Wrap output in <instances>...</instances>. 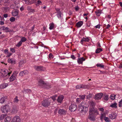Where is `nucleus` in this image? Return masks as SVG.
Listing matches in <instances>:
<instances>
[{
	"label": "nucleus",
	"instance_id": "obj_5",
	"mask_svg": "<svg viewBox=\"0 0 122 122\" xmlns=\"http://www.w3.org/2000/svg\"><path fill=\"white\" fill-rule=\"evenodd\" d=\"M1 111L4 113H6L10 110V107L8 105H5L2 106L1 109Z\"/></svg>",
	"mask_w": 122,
	"mask_h": 122
},
{
	"label": "nucleus",
	"instance_id": "obj_42",
	"mask_svg": "<svg viewBox=\"0 0 122 122\" xmlns=\"http://www.w3.org/2000/svg\"><path fill=\"white\" fill-rule=\"evenodd\" d=\"M19 100L18 99V97H15L14 99V102L15 103H17L19 102Z\"/></svg>",
	"mask_w": 122,
	"mask_h": 122
},
{
	"label": "nucleus",
	"instance_id": "obj_33",
	"mask_svg": "<svg viewBox=\"0 0 122 122\" xmlns=\"http://www.w3.org/2000/svg\"><path fill=\"white\" fill-rule=\"evenodd\" d=\"M57 16L59 19H61L62 18L61 13V12H59V13H57Z\"/></svg>",
	"mask_w": 122,
	"mask_h": 122
},
{
	"label": "nucleus",
	"instance_id": "obj_43",
	"mask_svg": "<svg viewBox=\"0 0 122 122\" xmlns=\"http://www.w3.org/2000/svg\"><path fill=\"white\" fill-rule=\"evenodd\" d=\"M4 2L5 5H8L9 4V1L8 0H4Z\"/></svg>",
	"mask_w": 122,
	"mask_h": 122
},
{
	"label": "nucleus",
	"instance_id": "obj_44",
	"mask_svg": "<svg viewBox=\"0 0 122 122\" xmlns=\"http://www.w3.org/2000/svg\"><path fill=\"white\" fill-rule=\"evenodd\" d=\"M118 106L119 107H122V99L119 102Z\"/></svg>",
	"mask_w": 122,
	"mask_h": 122
},
{
	"label": "nucleus",
	"instance_id": "obj_50",
	"mask_svg": "<svg viewBox=\"0 0 122 122\" xmlns=\"http://www.w3.org/2000/svg\"><path fill=\"white\" fill-rule=\"evenodd\" d=\"M19 76H22L24 75L23 71L20 72L19 74Z\"/></svg>",
	"mask_w": 122,
	"mask_h": 122
},
{
	"label": "nucleus",
	"instance_id": "obj_30",
	"mask_svg": "<svg viewBox=\"0 0 122 122\" xmlns=\"http://www.w3.org/2000/svg\"><path fill=\"white\" fill-rule=\"evenodd\" d=\"M97 15L98 16H99L101 13V10H97L95 12Z\"/></svg>",
	"mask_w": 122,
	"mask_h": 122
},
{
	"label": "nucleus",
	"instance_id": "obj_27",
	"mask_svg": "<svg viewBox=\"0 0 122 122\" xmlns=\"http://www.w3.org/2000/svg\"><path fill=\"white\" fill-rule=\"evenodd\" d=\"M11 119L10 117H7L4 120L5 122H10Z\"/></svg>",
	"mask_w": 122,
	"mask_h": 122
},
{
	"label": "nucleus",
	"instance_id": "obj_34",
	"mask_svg": "<svg viewBox=\"0 0 122 122\" xmlns=\"http://www.w3.org/2000/svg\"><path fill=\"white\" fill-rule=\"evenodd\" d=\"M116 95L114 94H112L111 95L110 97V98L112 100H114L115 98Z\"/></svg>",
	"mask_w": 122,
	"mask_h": 122
},
{
	"label": "nucleus",
	"instance_id": "obj_10",
	"mask_svg": "<svg viewBox=\"0 0 122 122\" xmlns=\"http://www.w3.org/2000/svg\"><path fill=\"white\" fill-rule=\"evenodd\" d=\"M95 115V114L89 113L88 118L91 121H94L95 120V118L94 116Z\"/></svg>",
	"mask_w": 122,
	"mask_h": 122
},
{
	"label": "nucleus",
	"instance_id": "obj_60",
	"mask_svg": "<svg viewBox=\"0 0 122 122\" xmlns=\"http://www.w3.org/2000/svg\"><path fill=\"white\" fill-rule=\"evenodd\" d=\"M56 10L57 11V13H59V12H61L60 11V9L59 8L56 9Z\"/></svg>",
	"mask_w": 122,
	"mask_h": 122
},
{
	"label": "nucleus",
	"instance_id": "obj_8",
	"mask_svg": "<svg viewBox=\"0 0 122 122\" xmlns=\"http://www.w3.org/2000/svg\"><path fill=\"white\" fill-rule=\"evenodd\" d=\"M20 121L21 119L20 117L17 116L13 118L11 122H20Z\"/></svg>",
	"mask_w": 122,
	"mask_h": 122
},
{
	"label": "nucleus",
	"instance_id": "obj_38",
	"mask_svg": "<svg viewBox=\"0 0 122 122\" xmlns=\"http://www.w3.org/2000/svg\"><path fill=\"white\" fill-rule=\"evenodd\" d=\"M22 42L20 41L16 45V46L17 47H19L22 44Z\"/></svg>",
	"mask_w": 122,
	"mask_h": 122
},
{
	"label": "nucleus",
	"instance_id": "obj_53",
	"mask_svg": "<svg viewBox=\"0 0 122 122\" xmlns=\"http://www.w3.org/2000/svg\"><path fill=\"white\" fill-rule=\"evenodd\" d=\"M24 75L27 74L28 73V71L27 70H25L23 71Z\"/></svg>",
	"mask_w": 122,
	"mask_h": 122
},
{
	"label": "nucleus",
	"instance_id": "obj_28",
	"mask_svg": "<svg viewBox=\"0 0 122 122\" xmlns=\"http://www.w3.org/2000/svg\"><path fill=\"white\" fill-rule=\"evenodd\" d=\"M27 10L30 12H35L34 10L33 9H31V7L30 6H28L27 7Z\"/></svg>",
	"mask_w": 122,
	"mask_h": 122
},
{
	"label": "nucleus",
	"instance_id": "obj_15",
	"mask_svg": "<svg viewBox=\"0 0 122 122\" xmlns=\"http://www.w3.org/2000/svg\"><path fill=\"white\" fill-rule=\"evenodd\" d=\"M85 60V59L83 57L81 58H78L77 60V62L78 64H82L83 62Z\"/></svg>",
	"mask_w": 122,
	"mask_h": 122
},
{
	"label": "nucleus",
	"instance_id": "obj_41",
	"mask_svg": "<svg viewBox=\"0 0 122 122\" xmlns=\"http://www.w3.org/2000/svg\"><path fill=\"white\" fill-rule=\"evenodd\" d=\"M85 96H86L85 95H80L79 96V98L80 100L84 99L85 98Z\"/></svg>",
	"mask_w": 122,
	"mask_h": 122
},
{
	"label": "nucleus",
	"instance_id": "obj_52",
	"mask_svg": "<svg viewBox=\"0 0 122 122\" xmlns=\"http://www.w3.org/2000/svg\"><path fill=\"white\" fill-rule=\"evenodd\" d=\"M5 116L4 115H1L0 117V120L3 119L4 118Z\"/></svg>",
	"mask_w": 122,
	"mask_h": 122
},
{
	"label": "nucleus",
	"instance_id": "obj_13",
	"mask_svg": "<svg viewBox=\"0 0 122 122\" xmlns=\"http://www.w3.org/2000/svg\"><path fill=\"white\" fill-rule=\"evenodd\" d=\"M117 114L115 112H113L111 114H109V117L112 119H115L116 117Z\"/></svg>",
	"mask_w": 122,
	"mask_h": 122
},
{
	"label": "nucleus",
	"instance_id": "obj_32",
	"mask_svg": "<svg viewBox=\"0 0 122 122\" xmlns=\"http://www.w3.org/2000/svg\"><path fill=\"white\" fill-rule=\"evenodd\" d=\"M103 99L106 101H107L109 97L107 95H104L103 97Z\"/></svg>",
	"mask_w": 122,
	"mask_h": 122
},
{
	"label": "nucleus",
	"instance_id": "obj_20",
	"mask_svg": "<svg viewBox=\"0 0 122 122\" xmlns=\"http://www.w3.org/2000/svg\"><path fill=\"white\" fill-rule=\"evenodd\" d=\"M85 86L83 84H79L76 85V89L84 88L85 87Z\"/></svg>",
	"mask_w": 122,
	"mask_h": 122
},
{
	"label": "nucleus",
	"instance_id": "obj_21",
	"mask_svg": "<svg viewBox=\"0 0 122 122\" xmlns=\"http://www.w3.org/2000/svg\"><path fill=\"white\" fill-rule=\"evenodd\" d=\"M16 75L13 74L9 78L10 81V82L13 81L15 79Z\"/></svg>",
	"mask_w": 122,
	"mask_h": 122
},
{
	"label": "nucleus",
	"instance_id": "obj_59",
	"mask_svg": "<svg viewBox=\"0 0 122 122\" xmlns=\"http://www.w3.org/2000/svg\"><path fill=\"white\" fill-rule=\"evenodd\" d=\"M91 94H89L88 96H87V98L88 99H89L91 97Z\"/></svg>",
	"mask_w": 122,
	"mask_h": 122
},
{
	"label": "nucleus",
	"instance_id": "obj_31",
	"mask_svg": "<svg viewBox=\"0 0 122 122\" xmlns=\"http://www.w3.org/2000/svg\"><path fill=\"white\" fill-rule=\"evenodd\" d=\"M96 66L98 67H100L101 68H103L104 66L102 63H97L96 65Z\"/></svg>",
	"mask_w": 122,
	"mask_h": 122
},
{
	"label": "nucleus",
	"instance_id": "obj_36",
	"mask_svg": "<svg viewBox=\"0 0 122 122\" xmlns=\"http://www.w3.org/2000/svg\"><path fill=\"white\" fill-rule=\"evenodd\" d=\"M42 4L41 2L39 0L37 1V2L36 3V6H38Z\"/></svg>",
	"mask_w": 122,
	"mask_h": 122
},
{
	"label": "nucleus",
	"instance_id": "obj_47",
	"mask_svg": "<svg viewBox=\"0 0 122 122\" xmlns=\"http://www.w3.org/2000/svg\"><path fill=\"white\" fill-rule=\"evenodd\" d=\"M4 101L5 99L4 98H2L0 99V103H2L4 102Z\"/></svg>",
	"mask_w": 122,
	"mask_h": 122
},
{
	"label": "nucleus",
	"instance_id": "obj_9",
	"mask_svg": "<svg viewBox=\"0 0 122 122\" xmlns=\"http://www.w3.org/2000/svg\"><path fill=\"white\" fill-rule=\"evenodd\" d=\"M77 107L75 104H71L69 107V108L72 112L74 111L76 109Z\"/></svg>",
	"mask_w": 122,
	"mask_h": 122
},
{
	"label": "nucleus",
	"instance_id": "obj_12",
	"mask_svg": "<svg viewBox=\"0 0 122 122\" xmlns=\"http://www.w3.org/2000/svg\"><path fill=\"white\" fill-rule=\"evenodd\" d=\"M103 94L102 93H99L95 95V100H99L100 99L102 96Z\"/></svg>",
	"mask_w": 122,
	"mask_h": 122
},
{
	"label": "nucleus",
	"instance_id": "obj_37",
	"mask_svg": "<svg viewBox=\"0 0 122 122\" xmlns=\"http://www.w3.org/2000/svg\"><path fill=\"white\" fill-rule=\"evenodd\" d=\"M26 41V38L24 37H22L20 41L22 42H24Z\"/></svg>",
	"mask_w": 122,
	"mask_h": 122
},
{
	"label": "nucleus",
	"instance_id": "obj_11",
	"mask_svg": "<svg viewBox=\"0 0 122 122\" xmlns=\"http://www.w3.org/2000/svg\"><path fill=\"white\" fill-rule=\"evenodd\" d=\"M19 110L17 106H14L13 107L11 110V112L12 113H15L17 112Z\"/></svg>",
	"mask_w": 122,
	"mask_h": 122
},
{
	"label": "nucleus",
	"instance_id": "obj_22",
	"mask_svg": "<svg viewBox=\"0 0 122 122\" xmlns=\"http://www.w3.org/2000/svg\"><path fill=\"white\" fill-rule=\"evenodd\" d=\"M117 104L116 102L114 103H112L110 105V107L112 108H117Z\"/></svg>",
	"mask_w": 122,
	"mask_h": 122
},
{
	"label": "nucleus",
	"instance_id": "obj_25",
	"mask_svg": "<svg viewBox=\"0 0 122 122\" xmlns=\"http://www.w3.org/2000/svg\"><path fill=\"white\" fill-rule=\"evenodd\" d=\"M83 24V22L82 21H79L76 24V26L78 27H80Z\"/></svg>",
	"mask_w": 122,
	"mask_h": 122
},
{
	"label": "nucleus",
	"instance_id": "obj_57",
	"mask_svg": "<svg viewBox=\"0 0 122 122\" xmlns=\"http://www.w3.org/2000/svg\"><path fill=\"white\" fill-rule=\"evenodd\" d=\"M95 27L96 28L99 29L100 28V25H98L95 26Z\"/></svg>",
	"mask_w": 122,
	"mask_h": 122
},
{
	"label": "nucleus",
	"instance_id": "obj_39",
	"mask_svg": "<svg viewBox=\"0 0 122 122\" xmlns=\"http://www.w3.org/2000/svg\"><path fill=\"white\" fill-rule=\"evenodd\" d=\"M104 119L105 121L106 122H109L110 121V120L109 118L107 117H104Z\"/></svg>",
	"mask_w": 122,
	"mask_h": 122
},
{
	"label": "nucleus",
	"instance_id": "obj_51",
	"mask_svg": "<svg viewBox=\"0 0 122 122\" xmlns=\"http://www.w3.org/2000/svg\"><path fill=\"white\" fill-rule=\"evenodd\" d=\"M9 52L7 49H6L4 51V52L6 55H7Z\"/></svg>",
	"mask_w": 122,
	"mask_h": 122
},
{
	"label": "nucleus",
	"instance_id": "obj_45",
	"mask_svg": "<svg viewBox=\"0 0 122 122\" xmlns=\"http://www.w3.org/2000/svg\"><path fill=\"white\" fill-rule=\"evenodd\" d=\"M12 54V53L9 52L6 55L7 56H6V57H9Z\"/></svg>",
	"mask_w": 122,
	"mask_h": 122
},
{
	"label": "nucleus",
	"instance_id": "obj_35",
	"mask_svg": "<svg viewBox=\"0 0 122 122\" xmlns=\"http://www.w3.org/2000/svg\"><path fill=\"white\" fill-rule=\"evenodd\" d=\"M102 51V49L100 48H98L96 49V53H98Z\"/></svg>",
	"mask_w": 122,
	"mask_h": 122
},
{
	"label": "nucleus",
	"instance_id": "obj_61",
	"mask_svg": "<svg viewBox=\"0 0 122 122\" xmlns=\"http://www.w3.org/2000/svg\"><path fill=\"white\" fill-rule=\"evenodd\" d=\"M75 9L77 11L79 9V8L78 6H76L75 7Z\"/></svg>",
	"mask_w": 122,
	"mask_h": 122
},
{
	"label": "nucleus",
	"instance_id": "obj_64",
	"mask_svg": "<svg viewBox=\"0 0 122 122\" xmlns=\"http://www.w3.org/2000/svg\"><path fill=\"white\" fill-rule=\"evenodd\" d=\"M24 8L22 6L20 8V10L21 11H22L24 10Z\"/></svg>",
	"mask_w": 122,
	"mask_h": 122
},
{
	"label": "nucleus",
	"instance_id": "obj_3",
	"mask_svg": "<svg viewBox=\"0 0 122 122\" xmlns=\"http://www.w3.org/2000/svg\"><path fill=\"white\" fill-rule=\"evenodd\" d=\"M79 108L81 113H85L86 112L88 109V107H85L84 106L82 105L81 104L79 106Z\"/></svg>",
	"mask_w": 122,
	"mask_h": 122
},
{
	"label": "nucleus",
	"instance_id": "obj_14",
	"mask_svg": "<svg viewBox=\"0 0 122 122\" xmlns=\"http://www.w3.org/2000/svg\"><path fill=\"white\" fill-rule=\"evenodd\" d=\"M89 104L88 106L89 108L94 107L95 106L96 103L92 101H90L88 102Z\"/></svg>",
	"mask_w": 122,
	"mask_h": 122
},
{
	"label": "nucleus",
	"instance_id": "obj_54",
	"mask_svg": "<svg viewBox=\"0 0 122 122\" xmlns=\"http://www.w3.org/2000/svg\"><path fill=\"white\" fill-rule=\"evenodd\" d=\"M71 58L74 60H75L76 57L74 55H72L71 56Z\"/></svg>",
	"mask_w": 122,
	"mask_h": 122
},
{
	"label": "nucleus",
	"instance_id": "obj_46",
	"mask_svg": "<svg viewBox=\"0 0 122 122\" xmlns=\"http://www.w3.org/2000/svg\"><path fill=\"white\" fill-rule=\"evenodd\" d=\"M49 58L50 59H52L54 57L52 55V54L51 53H50V54H49Z\"/></svg>",
	"mask_w": 122,
	"mask_h": 122
},
{
	"label": "nucleus",
	"instance_id": "obj_40",
	"mask_svg": "<svg viewBox=\"0 0 122 122\" xmlns=\"http://www.w3.org/2000/svg\"><path fill=\"white\" fill-rule=\"evenodd\" d=\"M23 1L25 2V3L27 5H30L31 4L29 2V0H22Z\"/></svg>",
	"mask_w": 122,
	"mask_h": 122
},
{
	"label": "nucleus",
	"instance_id": "obj_48",
	"mask_svg": "<svg viewBox=\"0 0 122 122\" xmlns=\"http://www.w3.org/2000/svg\"><path fill=\"white\" fill-rule=\"evenodd\" d=\"M10 20L11 22H14L15 21V19L14 17H11Z\"/></svg>",
	"mask_w": 122,
	"mask_h": 122
},
{
	"label": "nucleus",
	"instance_id": "obj_7",
	"mask_svg": "<svg viewBox=\"0 0 122 122\" xmlns=\"http://www.w3.org/2000/svg\"><path fill=\"white\" fill-rule=\"evenodd\" d=\"M34 68L36 70L38 71H44L45 70V68L42 66H35Z\"/></svg>",
	"mask_w": 122,
	"mask_h": 122
},
{
	"label": "nucleus",
	"instance_id": "obj_19",
	"mask_svg": "<svg viewBox=\"0 0 122 122\" xmlns=\"http://www.w3.org/2000/svg\"><path fill=\"white\" fill-rule=\"evenodd\" d=\"M0 29L1 30H3L5 32H8L10 31L9 29V28L7 27H5L3 26L1 27Z\"/></svg>",
	"mask_w": 122,
	"mask_h": 122
},
{
	"label": "nucleus",
	"instance_id": "obj_26",
	"mask_svg": "<svg viewBox=\"0 0 122 122\" xmlns=\"http://www.w3.org/2000/svg\"><path fill=\"white\" fill-rule=\"evenodd\" d=\"M7 86V84H3L0 85V87L1 88L3 89L6 88Z\"/></svg>",
	"mask_w": 122,
	"mask_h": 122
},
{
	"label": "nucleus",
	"instance_id": "obj_58",
	"mask_svg": "<svg viewBox=\"0 0 122 122\" xmlns=\"http://www.w3.org/2000/svg\"><path fill=\"white\" fill-rule=\"evenodd\" d=\"M99 110L103 112L104 111V109L103 108H99Z\"/></svg>",
	"mask_w": 122,
	"mask_h": 122
},
{
	"label": "nucleus",
	"instance_id": "obj_4",
	"mask_svg": "<svg viewBox=\"0 0 122 122\" xmlns=\"http://www.w3.org/2000/svg\"><path fill=\"white\" fill-rule=\"evenodd\" d=\"M89 113L95 114L97 115L99 114L98 112L96 109L94 107L89 108Z\"/></svg>",
	"mask_w": 122,
	"mask_h": 122
},
{
	"label": "nucleus",
	"instance_id": "obj_63",
	"mask_svg": "<svg viewBox=\"0 0 122 122\" xmlns=\"http://www.w3.org/2000/svg\"><path fill=\"white\" fill-rule=\"evenodd\" d=\"M4 24V22L2 21L1 20H0V24L1 25H3Z\"/></svg>",
	"mask_w": 122,
	"mask_h": 122
},
{
	"label": "nucleus",
	"instance_id": "obj_17",
	"mask_svg": "<svg viewBox=\"0 0 122 122\" xmlns=\"http://www.w3.org/2000/svg\"><path fill=\"white\" fill-rule=\"evenodd\" d=\"M64 97L63 96L61 95L59 96L58 97L57 101L59 103H61L64 99Z\"/></svg>",
	"mask_w": 122,
	"mask_h": 122
},
{
	"label": "nucleus",
	"instance_id": "obj_1",
	"mask_svg": "<svg viewBox=\"0 0 122 122\" xmlns=\"http://www.w3.org/2000/svg\"><path fill=\"white\" fill-rule=\"evenodd\" d=\"M38 85L41 87H46L47 89L50 87L51 86L48 82H44L41 79L38 81Z\"/></svg>",
	"mask_w": 122,
	"mask_h": 122
},
{
	"label": "nucleus",
	"instance_id": "obj_16",
	"mask_svg": "<svg viewBox=\"0 0 122 122\" xmlns=\"http://www.w3.org/2000/svg\"><path fill=\"white\" fill-rule=\"evenodd\" d=\"M89 40L90 39L88 37H83L81 39L80 43L81 44H83L84 41L87 42L89 41Z\"/></svg>",
	"mask_w": 122,
	"mask_h": 122
},
{
	"label": "nucleus",
	"instance_id": "obj_2",
	"mask_svg": "<svg viewBox=\"0 0 122 122\" xmlns=\"http://www.w3.org/2000/svg\"><path fill=\"white\" fill-rule=\"evenodd\" d=\"M51 100L50 99H46L44 100L42 102V105L44 107H47L50 104Z\"/></svg>",
	"mask_w": 122,
	"mask_h": 122
},
{
	"label": "nucleus",
	"instance_id": "obj_29",
	"mask_svg": "<svg viewBox=\"0 0 122 122\" xmlns=\"http://www.w3.org/2000/svg\"><path fill=\"white\" fill-rule=\"evenodd\" d=\"M49 29L50 30L52 29L54 27V24L53 23H51L49 24Z\"/></svg>",
	"mask_w": 122,
	"mask_h": 122
},
{
	"label": "nucleus",
	"instance_id": "obj_49",
	"mask_svg": "<svg viewBox=\"0 0 122 122\" xmlns=\"http://www.w3.org/2000/svg\"><path fill=\"white\" fill-rule=\"evenodd\" d=\"M10 51L12 53H15V50L14 48H10Z\"/></svg>",
	"mask_w": 122,
	"mask_h": 122
},
{
	"label": "nucleus",
	"instance_id": "obj_62",
	"mask_svg": "<svg viewBox=\"0 0 122 122\" xmlns=\"http://www.w3.org/2000/svg\"><path fill=\"white\" fill-rule=\"evenodd\" d=\"M73 20L72 19H71V20L70 22L69 23L71 24L72 25L73 24Z\"/></svg>",
	"mask_w": 122,
	"mask_h": 122
},
{
	"label": "nucleus",
	"instance_id": "obj_55",
	"mask_svg": "<svg viewBox=\"0 0 122 122\" xmlns=\"http://www.w3.org/2000/svg\"><path fill=\"white\" fill-rule=\"evenodd\" d=\"M101 116L100 117V119L101 120H102V119L104 117V114H101Z\"/></svg>",
	"mask_w": 122,
	"mask_h": 122
},
{
	"label": "nucleus",
	"instance_id": "obj_18",
	"mask_svg": "<svg viewBox=\"0 0 122 122\" xmlns=\"http://www.w3.org/2000/svg\"><path fill=\"white\" fill-rule=\"evenodd\" d=\"M66 112L65 110L62 109H60L59 110L58 113L61 115H65L66 114Z\"/></svg>",
	"mask_w": 122,
	"mask_h": 122
},
{
	"label": "nucleus",
	"instance_id": "obj_24",
	"mask_svg": "<svg viewBox=\"0 0 122 122\" xmlns=\"http://www.w3.org/2000/svg\"><path fill=\"white\" fill-rule=\"evenodd\" d=\"M18 14V12L17 11H14L12 12V16H17Z\"/></svg>",
	"mask_w": 122,
	"mask_h": 122
},
{
	"label": "nucleus",
	"instance_id": "obj_56",
	"mask_svg": "<svg viewBox=\"0 0 122 122\" xmlns=\"http://www.w3.org/2000/svg\"><path fill=\"white\" fill-rule=\"evenodd\" d=\"M53 101H54L56 100L55 97V96H53L51 97Z\"/></svg>",
	"mask_w": 122,
	"mask_h": 122
},
{
	"label": "nucleus",
	"instance_id": "obj_23",
	"mask_svg": "<svg viewBox=\"0 0 122 122\" xmlns=\"http://www.w3.org/2000/svg\"><path fill=\"white\" fill-rule=\"evenodd\" d=\"M7 61L8 62L10 63L11 64H15V60L13 59L9 58Z\"/></svg>",
	"mask_w": 122,
	"mask_h": 122
},
{
	"label": "nucleus",
	"instance_id": "obj_6",
	"mask_svg": "<svg viewBox=\"0 0 122 122\" xmlns=\"http://www.w3.org/2000/svg\"><path fill=\"white\" fill-rule=\"evenodd\" d=\"M0 73L1 74V75L3 77H5L8 74L9 75L10 73H8V71L6 70H1L0 72Z\"/></svg>",
	"mask_w": 122,
	"mask_h": 122
}]
</instances>
